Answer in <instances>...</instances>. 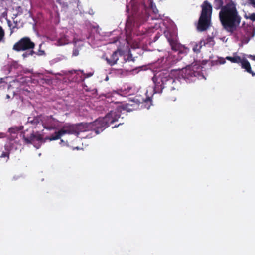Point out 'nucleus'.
<instances>
[{
    "label": "nucleus",
    "mask_w": 255,
    "mask_h": 255,
    "mask_svg": "<svg viewBox=\"0 0 255 255\" xmlns=\"http://www.w3.org/2000/svg\"><path fill=\"white\" fill-rule=\"evenodd\" d=\"M134 3H135V1L134 0H133L131 2V3L128 5L127 6V11H128L129 10V7L130 5H131V6L133 7V9H134V10L135 9V8L133 6V4H134Z\"/></svg>",
    "instance_id": "b1692460"
},
{
    "label": "nucleus",
    "mask_w": 255,
    "mask_h": 255,
    "mask_svg": "<svg viewBox=\"0 0 255 255\" xmlns=\"http://www.w3.org/2000/svg\"><path fill=\"white\" fill-rule=\"evenodd\" d=\"M20 130V129L17 127L11 128L9 129V133L10 134V139H15L17 136V132Z\"/></svg>",
    "instance_id": "f3484780"
},
{
    "label": "nucleus",
    "mask_w": 255,
    "mask_h": 255,
    "mask_svg": "<svg viewBox=\"0 0 255 255\" xmlns=\"http://www.w3.org/2000/svg\"><path fill=\"white\" fill-rule=\"evenodd\" d=\"M240 63L243 69H245L248 73L252 74L253 76H255V73L252 70L250 64L247 60L243 59Z\"/></svg>",
    "instance_id": "ddd939ff"
},
{
    "label": "nucleus",
    "mask_w": 255,
    "mask_h": 255,
    "mask_svg": "<svg viewBox=\"0 0 255 255\" xmlns=\"http://www.w3.org/2000/svg\"><path fill=\"white\" fill-rule=\"evenodd\" d=\"M105 80L106 81H108V77H107L105 79Z\"/></svg>",
    "instance_id": "f704fd0d"
},
{
    "label": "nucleus",
    "mask_w": 255,
    "mask_h": 255,
    "mask_svg": "<svg viewBox=\"0 0 255 255\" xmlns=\"http://www.w3.org/2000/svg\"><path fill=\"white\" fill-rule=\"evenodd\" d=\"M159 38V36L156 35L155 37H154V41H156Z\"/></svg>",
    "instance_id": "7c9ffc66"
},
{
    "label": "nucleus",
    "mask_w": 255,
    "mask_h": 255,
    "mask_svg": "<svg viewBox=\"0 0 255 255\" xmlns=\"http://www.w3.org/2000/svg\"><path fill=\"white\" fill-rule=\"evenodd\" d=\"M64 143V144H66V142H64L63 140L61 139L60 144H61L62 146H63L62 144Z\"/></svg>",
    "instance_id": "c85d7f7f"
},
{
    "label": "nucleus",
    "mask_w": 255,
    "mask_h": 255,
    "mask_svg": "<svg viewBox=\"0 0 255 255\" xmlns=\"http://www.w3.org/2000/svg\"><path fill=\"white\" fill-rule=\"evenodd\" d=\"M42 116L35 117H29L27 124L31 125L32 127H39L41 126Z\"/></svg>",
    "instance_id": "f8f14e48"
},
{
    "label": "nucleus",
    "mask_w": 255,
    "mask_h": 255,
    "mask_svg": "<svg viewBox=\"0 0 255 255\" xmlns=\"http://www.w3.org/2000/svg\"><path fill=\"white\" fill-rule=\"evenodd\" d=\"M149 7L152 10L153 12L156 14L158 13V10L156 8L155 3H153V0H148Z\"/></svg>",
    "instance_id": "6ab92c4d"
},
{
    "label": "nucleus",
    "mask_w": 255,
    "mask_h": 255,
    "mask_svg": "<svg viewBox=\"0 0 255 255\" xmlns=\"http://www.w3.org/2000/svg\"><path fill=\"white\" fill-rule=\"evenodd\" d=\"M120 108L111 111L106 115L105 118H99L93 123H80L77 125L66 124L57 132L51 135L47 139L50 141L60 139L64 135L73 134L81 138H90L91 134L84 135L83 134L89 130H94L95 134H98L102 131L110 124L117 121L120 117Z\"/></svg>",
    "instance_id": "f257e3e1"
},
{
    "label": "nucleus",
    "mask_w": 255,
    "mask_h": 255,
    "mask_svg": "<svg viewBox=\"0 0 255 255\" xmlns=\"http://www.w3.org/2000/svg\"><path fill=\"white\" fill-rule=\"evenodd\" d=\"M24 140L27 143H30L35 144V142H38V143H43V141L42 136L38 133H32L30 136H23Z\"/></svg>",
    "instance_id": "9d476101"
},
{
    "label": "nucleus",
    "mask_w": 255,
    "mask_h": 255,
    "mask_svg": "<svg viewBox=\"0 0 255 255\" xmlns=\"http://www.w3.org/2000/svg\"><path fill=\"white\" fill-rule=\"evenodd\" d=\"M214 4L216 9H221L219 18L223 28L232 34L237 30L241 21L235 3L231 0L224 6L223 0H214Z\"/></svg>",
    "instance_id": "f03ea898"
},
{
    "label": "nucleus",
    "mask_w": 255,
    "mask_h": 255,
    "mask_svg": "<svg viewBox=\"0 0 255 255\" xmlns=\"http://www.w3.org/2000/svg\"><path fill=\"white\" fill-rule=\"evenodd\" d=\"M226 59L234 63H240L242 59L239 56H235L234 57L227 56Z\"/></svg>",
    "instance_id": "a211bd4d"
},
{
    "label": "nucleus",
    "mask_w": 255,
    "mask_h": 255,
    "mask_svg": "<svg viewBox=\"0 0 255 255\" xmlns=\"http://www.w3.org/2000/svg\"><path fill=\"white\" fill-rule=\"evenodd\" d=\"M198 75V72L195 71L190 67L183 69L182 74L183 78L188 80L189 82L192 81V78L196 77Z\"/></svg>",
    "instance_id": "9b49d317"
},
{
    "label": "nucleus",
    "mask_w": 255,
    "mask_h": 255,
    "mask_svg": "<svg viewBox=\"0 0 255 255\" xmlns=\"http://www.w3.org/2000/svg\"><path fill=\"white\" fill-rule=\"evenodd\" d=\"M33 53H34V52L33 51V49L30 50L29 51H27V52L24 53L22 56L23 57V58H25L27 57L28 56H29V55H32L33 54Z\"/></svg>",
    "instance_id": "412c9836"
},
{
    "label": "nucleus",
    "mask_w": 255,
    "mask_h": 255,
    "mask_svg": "<svg viewBox=\"0 0 255 255\" xmlns=\"http://www.w3.org/2000/svg\"><path fill=\"white\" fill-rule=\"evenodd\" d=\"M3 137V134L2 133L0 134V137Z\"/></svg>",
    "instance_id": "473e14b6"
},
{
    "label": "nucleus",
    "mask_w": 255,
    "mask_h": 255,
    "mask_svg": "<svg viewBox=\"0 0 255 255\" xmlns=\"http://www.w3.org/2000/svg\"><path fill=\"white\" fill-rule=\"evenodd\" d=\"M202 10L196 25L198 31L204 32L208 30L212 26V6L207 0L201 5Z\"/></svg>",
    "instance_id": "20e7f679"
},
{
    "label": "nucleus",
    "mask_w": 255,
    "mask_h": 255,
    "mask_svg": "<svg viewBox=\"0 0 255 255\" xmlns=\"http://www.w3.org/2000/svg\"><path fill=\"white\" fill-rule=\"evenodd\" d=\"M20 147V144L18 140L15 139H10L9 142L7 143L5 145V149L6 152H3L0 157H8V152L18 150Z\"/></svg>",
    "instance_id": "6e6552de"
},
{
    "label": "nucleus",
    "mask_w": 255,
    "mask_h": 255,
    "mask_svg": "<svg viewBox=\"0 0 255 255\" xmlns=\"http://www.w3.org/2000/svg\"><path fill=\"white\" fill-rule=\"evenodd\" d=\"M138 71H139V70H137V69L133 70V73H137L138 72Z\"/></svg>",
    "instance_id": "c756f323"
},
{
    "label": "nucleus",
    "mask_w": 255,
    "mask_h": 255,
    "mask_svg": "<svg viewBox=\"0 0 255 255\" xmlns=\"http://www.w3.org/2000/svg\"><path fill=\"white\" fill-rule=\"evenodd\" d=\"M77 37V35L74 34L73 29L67 30L64 34L60 35V36L57 39L55 45L61 46L68 44L73 41L75 46H76L79 41Z\"/></svg>",
    "instance_id": "39448f33"
},
{
    "label": "nucleus",
    "mask_w": 255,
    "mask_h": 255,
    "mask_svg": "<svg viewBox=\"0 0 255 255\" xmlns=\"http://www.w3.org/2000/svg\"><path fill=\"white\" fill-rule=\"evenodd\" d=\"M35 44L28 37H24L16 42L13 47V49L16 51L32 50Z\"/></svg>",
    "instance_id": "423d86ee"
},
{
    "label": "nucleus",
    "mask_w": 255,
    "mask_h": 255,
    "mask_svg": "<svg viewBox=\"0 0 255 255\" xmlns=\"http://www.w3.org/2000/svg\"><path fill=\"white\" fill-rule=\"evenodd\" d=\"M120 54V52L119 51H117L114 52L112 56H111L110 59H109L108 58H106V60L107 61V63L111 65H113L116 63L117 60L119 59V55Z\"/></svg>",
    "instance_id": "4468645a"
},
{
    "label": "nucleus",
    "mask_w": 255,
    "mask_h": 255,
    "mask_svg": "<svg viewBox=\"0 0 255 255\" xmlns=\"http://www.w3.org/2000/svg\"><path fill=\"white\" fill-rule=\"evenodd\" d=\"M58 126V121L51 116H42L41 127L48 130L56 128Z\"/></svg>",
    "instance_id": "0eeeda50"
},
{
    "label": "nucleus",
    "mask_w": 255,
    "mask_h": 255,
    "mask_svg": "<svg viewBox=\"0 0 255 255\" xmlns=\"http://www.w3.org/2000/svg\"><path fill=\"white\" fill-rule=\"evenodd\" d=\"M92 75H93V73H90L88 74L87 75V77H90V76H91Z\"/></svg>",
    "instance_id": "2f4dec72"
},
{
    "label": "nucleus",
    "mask_w": 255,
    "mask_h": 255,
    "mask_svg": "<svg viewBox=\"0 0 255 255\" xmlns=\"http://www.w3.org/2000/svg\"><path fill=\"white\" fill-rule=\"evenodd\" d=\"M248 57L255 61V55H248Z\"/></svg>",
    "instance_id": "cd10ccee"
},
{
    "label": "nucleus",
    "mask_w": 255,
    "mask_h": 255,
    "mask_svg": "<svg viewBox=\"0 0 255 255\" xmlns=\"http://www.w3.org/2000/svg\"><path fill=\"white\" fill-rule=\"evenodd\" d=\"M9 91V93L7 94H6V98L8 99H9L11 98H13L16 94L18 93V90H16V91L12 90V91Z\"/></svg>",
    "instance_id": "aec40b11"
},
{
    "label": "nucleus",
    "mask_w": 255,
    "mask_h": 255,
    "mask_svg": "<svg viewBox=\"0 0 255 255\" xmlns=\"http://www.w3.org/2000/svg\"><path fill=\"white\" fill-rule=\"evenodd\" d=\"M154 82V88L151 89V96L155 93L162 92L163 89L167 91H172L176 89L175 79L168 74L164 77H161V73L157 75V73L152 78Z\"/></svg>",
    "instance_id": "7ed1b4c3"
},
{
    "label": "nucleus",
    "mask_w": 255,
    "mask_h": 255,
    "mask_svg": "<svg viewBox=\"0 0 255 255\" xmlns=\"http://www.w3.org/2000/svg\"><path fill=\"white\" fill-rule=\"evenodd\" d=\"M192 50L193 51L196 53H199L200 52V50L202 47V46H205L206 42L204 40H202L200 41L199 43L198 44L197 43H195L192 44Z\"/></svg>",
    "instance_id": "2eb2a0df"
},
{
    "label": "nucleus",
    "mask_w": 255,
    "mask_h": 255,
    "mask_svg": "<svg viewBox=\"0 0 255 255\" xmlns=\"http://www.w3.org/2000/svg\"><path fill=\"white\" fill-rule=\"evenodd\" d=\"M25 81L24 78H21L19 80H15L10 82L8 86V90H18V93L22 89V86Z\"/></svg>",
    "instance_id": "1a4fd4ad"
},
{
    "label": "nucleus",
    "mask_w": 255,
    "mask_h": 255,
    "mask_svg": "<svg viewBox=\"0 0 255 255\" xmlns=\"http://www.w3.org/2000/svg\"><path fill=\"white\" fill-rule=\"evenodd\" d=\"M145 5L144 4V9H145Z\"/></svg>",
    "instance_id": "c9c22d12"
},
{
    "label": "nucleus",
    "mask_w": 255,
    "mask_h": 255,
    "mask_svg": "<svg viewBox=\"0 0 255 255\" xmlns=\"http://www.w3.org/2000/svg\"><path fill=\"white\" fill-rule=\"evenodd\" d=\"M249 18L253 21H255V13H254L251 14L249 16Z\"/></svg>",
    "instance_id": "393cba45"
},
{
    "label": "nucleus",
    "mask_w": 255,
    "mask_h": 255,
    "mask_svg": "<svg viewBox=\"0 0 255 255\" xmlns=\"http://www.w3.org/2000/svg\"><path fill=\"white\" fill-rule=\"evenodd\" d=\"M149 90H147L146 92V98L144 99V108L149 109L151 105H152L151 97L148 94Z\"/></svg>",
    "instance_id": "dca6fc26"
},
{
    "label": "nucleus",
    "mask_w": 255,
    "mask_h": 255,
    "mask_svg": "<svg viewBox=\"0 0 255 255\" xmlns=\"http://www.w3.org/2000/svg\"><path fill=\"white\" fill-rule=\"evenodd\" d=\"M253 7L255 5V0H247Z\"/></svg>",
    "instance_id": "a878e982"
},
{
    "label": "nucleus",
    "mask_w": 255,
    "mask_h": 255,
    "mask_svg": "<svg viewBox=\"0 0 255 255\" xmlns=\"http://www.w3.org/2000/svg\"><path fill=\"white\" fill-rule=\"evenodd\" d=\"M254 7H255V6H254Z\"/></svg>",
    "instance_id": "e433bc0d"
},
{
    "label": "nucleus",
    "mask_w": 255,
    "mask_h": 255,
    "mask_svg": "<svg viewBox=\"0 0 255 255\" xmlns=\"http://www.w3.org/2000/svg\"><path fill=\"white\" fill-rule=\"evenodd\" d=\"M206 44H207L208 43H211V42H214V38L212 37H211L210 36H208L206 40Z\"/></svg>",
    "instance_id": "4be33fe9"
},
{
    "label": "nucleus",
    "mask_w": 255,
    "mask_h": 255,
    "mask_svg": "<svg viewBox=\"0 0 255 255\" xmlns=\"http://www.w3.org/2000/svg\"><path fill=\"white\" fill-rule=\"evenodd\" d=\"M4 36V32L1 27L0 26V42L2 40Z\"/></svg>",
    "instance_id": "5701e85b"
},
{
    "label": "nucleus",
    "mask_w": 255,
    "mask_h": 255,
    "mask_svg": "<svg viewBox=\"0 0 255 255\" xmlns=\"http://www.w3.org/2000/svg\"><path fill=\"white\" fill-rule=\"evenodd\" d=\"M225 63V61L224 60L223 62H221L222 64H224Z\"/></svg>",
    "instance_id": "72a5a7b5"
},
{
    "label": "nucleus",
    "mask_w": 255,
    "mask_h": 255,
    "mask_svg": "<svg viewBox=\"0 0 255 255\" xmlns=\"http://www.w3.org/2000/svg\"><path fill=\"white\" fill-rule=\"evenodd\" d=\"M79 54V51L77 49H74L73 51V55L76 56L78 55Z\"/></svg>",
    "instance_id": "bb28decb"
}]
</instances>
